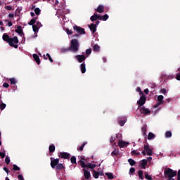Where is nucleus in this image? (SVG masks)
<instances>
[{
	"instance_id": "obj_56",
	"label": "nucleus",
	"mask_w": 180,
	"mask_h": 180,
	"mask_svg": "<svg viewBox=\"0 0 180 180\" xmlns=\"http://www.w3.org/2000/svg\"><path fill=\"white\" fill-rule=\"evenodd\" d=\"M161 93L163 94L164 95L167 94V89H161Z\"/></svg>"
},
{
	"instance_id": "obj_3",
	"label": "nucleus",
	"mask_w": 180,
	"mask_h": 180,
	"mask_svg": "<svg viewBox=\"0 0 180 180\" xmlns=\"http://www.w3.org/2000/svg\"><path fill=\"white\" fill-rule=\"evenodd\" d=\"M164 174L165 176H168L169 179H174V176H176V171H174L171 168L165 170Z\"/></svg>"
},
{
	"instance_id": "obj_63",
	"label": "nucleus",
	"mask_w": 180,
	"mask_h": 180,
	"mask_svg": "<svg viewBox=\"0 0 180 180\" xmlns=\"http://www.w3.org/2000/svg\"><path fill=\"white\" fill-rule=\"evenodd\" d=\"M13 25V24L12 23L11 21H8V27H11Z\"/></svg>"
},
{
	"instance_id": "obj_28",
	"label": "nucleus",
	"mask_w": 180,
	"mask_h": 180,
	"mask_svg": "<svg viewBox=\"0 0 180 180\" xmlns=\"http://www.w3.org/2000/svg\"><path fill=\"white\" fill-rule=\"evenodd\" d=\"M106 176H108V179H113L115 176H113V173L108 172L105 173Z\"/></svg>"
},
{
	"instance_id": "obj_41",
	"label": "nucleus",
	"mask_w": 180,
	"mask_h": 180,
	"mask_svg": "<svg viewBox=\"0 0 180 180\" xmlns=\"http://www.w3.org/2000/svg\"><path fill=\"white\" fill-rule=\"evenodd\" d=\"M131 155H140V152H137L136 150H132L131 152Z\"/></svg>"
},
{
	"instance_id": "obj_44",
	"label": "nucleus",
	"mask_w": 180,
	"mask_h": 180,
	"mask_svg": "<svg viewBox=\"0 0 180 180\" xmlns=\"http://www.w3.org/2000/svg\"><path fill=\"white\" fill-rule=\"evenodd\" d=\"M91 53H92V49L89 48V49L86 50V56H90Z\"/></svg>"
},
{
	"instance_id": "obj_61",
	"label": "nucleus",
	"mask_w": 180,
	"mask_h": 180,
	"mask_svg": "<svg viewBox=\"0 0 180 180\" xmlns=\"http://www.w3.org/2000/svg\"><path fill=\"white\" fill-rule=\"evenodd\" d=\"M4 171H5L6 174H9V169L7 167H4Z\"/></svg>"
},
{
	"instance_id": "obj_24",
	"label": "nucleus",
	"mask_w": 180,
	"mask_h": 180,
	"mask_svg": "<svg viewBox=\"0 0 180 180\" xmlns=\"http://www.w3.org/2000/svg\"><path fill=\"white\" fill-rule=\"evenodd\" d=\"M93 50L94 51H96L97 53H98V51H101V47L99 46V45L95 44L93 47Z\"/></svg>"
},
{
	"instance_id": "obj_4",
	"label": "nucleus",
	"mask_w": 180,
	"mask_h": 180,
	"mask_svg": "<svg viewBox=\"0 0 180 180\" xmlns=\"http://www.w3.org/2000/svg\"><path fill=\"white\" fill-rule=\"evenodd\" d=\"M163 105L165 106L167 105V101H164V96L160 95L158 96V102L153 105V108H158V106Z\"/></svg>"
},
{
	"instance_id": "obj_1",
	"label": "nucleus",
	"mask_w": 180,
	"mask_h": 180,
	"mask_svg": "<svg viewBox=\"0 0 180 180\" xmlns=\"http://www.w3.org/2000/svg\"><path fill=\"white\" fill-rule=\"evenodd\" d=\"M2 39L4 41H6L11 46V47H14V49H18V44L19 43V39L18 37H14L13 38H11L8 34L4 33L3 34Z\"/></svg>"
},
{
	"instance_id": "obj_34",
	"label": "nucleus",
	"mask_w": 180,
	"mask_h": 180,
	"mask_svg": "<svg viewBox=\"0 0 180 180\" xmlns=\"http://www.w3.org/2000/svg\"><path fill=\"white\" fill-rule=\"evenodd\" d=\"M118 146L121 148H123L126 146V142L124 141H121L118 143Z\"/></svg>"
},
{
	"instance_id": "obj_52",
	"label": "nucleus",
	"mask_w": 180,
	"mask_h": 180,
	"mask_svg": "<svg viewBox=\"0 0 180 180\" xmlns=\"http://www.w3.org/2000/svg\"><path fill=\"white\" fill-rule=\"evenodd\" d=\"M124 123H126V122H124V120L119 121L120 126H124Z\"/></svg>"
},
{
	"instance_id": "obj_62",
	"label": "nucleus",
	"mask_w": 180,
	"mask_h": 180,
	"mask_svg": "<svg viewBox=\"0 0 180 180\" xmlns=\"http://www.w3.org/2000/svg\"><path fill=\"white\" fill-rule=\"evenodd\" d=\"M177 180H180V169L178 171L177 173Z\"/></svg>"
},
{
	"instance_id": "obj_12",
	"label": "nucleus",
	"mask_w": 180,
	"mask_h": 180,
	"mask_svg": "<svg viewBox=\"0 0 180 180\" xmlns=\"http://www.w3.org/2000/svg\"><path fill=\"white\" fill-rule=\"evenodd\" d=\"M75 58L79 63H82L86 60V57H85L84 55H77L75 56Z\"/></svg>"
},
{
	"instance_id": "obj_22",
	"label": "nucleus",
	"mask_w": 180,
	"mask_h": 180,
	"mask_svg": "<svg viewBox=\"0 0 180 180\" xmlns=\"http://www.w3.org/2000/svg\"><path fill=\"white\" fill-rule=\"evenodd\" d=\"M56 151V146L54 144H51L49 146V153H54Z\"/></svg>"
},
{
	"instance_id": "obj_54",
	"label": "nucleus",
	"mask_w": 180,
	"mask_h": 180,
	"mask_svg": "<svg viewBox=\"0 0 180 180\" xmlns=\"http://www.w3.org/2000/svg\"><path fill=\"white\" fill-rule=\"evenodd\" d=\"M18 179L19 180H25V179L23 178V176H22V174H19V175L18 176Z\"/></svg>"
},
{
	"instance_id": "obj_10",
	"label": "nucleus",
	"mask_w": 180,
	"mask_h": 180,
	"mask_svg": "<svg viewBox=\"0 0 180 180\" xmlns=\"http://www.w3.org/2000/svg\"><path fill=\"white\" fill-rule=\"evenodd\" d=\"M60 162V159H53V158H51V168L54 169L56 167H57L58 164Z\"/></svg>"
},
{
	"instance_id": "obj_42",
	"label": "nucleus",
	"mask_w": 180,
	"mask_h": 180,
	"mask_svg": "<svg viewBox=\"0 0 180 180\" xmlns=\"http://www.w3.org/2000/svg\"><path fill=\"white\" fill-rule=\"evenodd\" d=\"M11 84H12L13 85H15V84H16V79L15 78H11L9 79Z\"/></svg>"
},
{
	"instance_id": "obj_55",
	"label": "nucleus",
	"mask_w": 180,
	"mask_h": 180,
	"mask_svg": "<svg viewBox=\"0 0 180 180\" xmlns=\"http://www.w3.org/2000/svg\"><path fill=\"white\" fill-rule=\"evenodd\" d=\"M3 86L4 88H9V84L5 82V83L3 84Z\"/></svg>"
},
{
	"instance_id": "obj_35",
	"label": "nucleus",
	"mask_w": 180,
	"mask_h": 180,
	"mask_svg": "<svg viewBox=\"0 0 180 180\" xmlns=\"http://www.w3.org/2000/svg\"><path fill=\"white\" fill-rule=\"evenodd\" d=\"M34 12H35V14L39 16V15H40V13L41 12V10H40L39 8H34Z\"/></svg>"
},
{
	"instance_id": "obj_25",
	"label": "nucleus",
	"mask_w": 180,
	"mask_h": 180,
	"mask_svg": "<svg viewBox=\"0 0 180 180\" xmlns=\"http://www.w3.org/2000/svg\"><path fill=\"white\" fill-rule=\"evenodd\" d=\"M93 176L95 179H98L99 178V172H96V170H93Z\"/></svg>"
},
{
	"instance_id": "obj_58",
	"label": "nucleus",
	"mask_w": 180,
	"mask_h": 180,
	"mask_svg": "<svg viewBox=\"0 0 180 180\" xmlns=\"http://www.w3.org/2000/svg\"><path fill=\"white\" fill-rule=\"evenodd\" d=\"M176 79H177V81H180V73H177L176 75Z\"/></svg>"
},
{
	"instance_id": "obj_11",
	"label": "nucleus",
	"mask_w": 180,
	"mask_h": 180,
	"mask_svg": "<svg viewBox=\"0 0 180 180\" xmlns=\"http://www.w3.org/2000/svg\"><path fill=\"white\" fill-rule=\"evenodd\" d=\"M139 112L141 115H144V116H147V115H150L151 111L148 108H146L145 107H142L139 109Z\"/></svg>"
},
{
	"instance_id": "obj_5",
	"label": "nucleus",
	"mask_w": 180,
	"mask_h": 180,
	"mask_svg": "<svg viewBox=\"0 0 180 180\" xmlns=\"http://www.w3.org/2000/svg\"><path fill=\"white\" fill-rule=\"evenodd\" d=\"M79 162L82 168H89L90 169H94V168H96V164H92L91 162L85 164V162H84L83 160H79Z\"/></svg>"
},
{
	"instance_id": "obj_19",
	"label": "nucleus",
	"mask_w": 180,
	"mask_h": 180,
	"mask_svg": "<svg viewBox=\"0 0 180 180\" xmlns=\"http://www.w3.org/2000/svg\"><path fill=\"white\" fill-rule=\"evenodd\" d=\"M141 167L143 169H146V167H147V160L143 159L141 164Z\"/></svg>"
},
{
	"instance_id": "obj_23",
	"label": "nucleus",
	"mask_w": 180,
	"mask_h": 180,
	"mask_svg": "<svg viewBox=\"0 0 180 180\" xmlns=\"http://www.w3.org/2000/svg\"><path fill=\"white\" fill-rule=\"evenodd\" d=\"M138 176H139L140 179H144V174H143V170L138 171Z\"/></svg>"
},
{
	"instance_id": "obj_45",
	"label": "nucleus",
	"mask_w": 180,
	"mask_h": 180,
	"mask_svg": "<svg viewBox=\"0 0 180 180\" xmlns=\"http://www.w3.org/2000/svg\"><path fill=\"white\" fill-rule=\"evenodd\" d=\"M4 9H6V11H13V10L12 6H6L4 7Z\"/></svg>"
},
{
	"instance_id": "obj_48",
	"label": "nucleus",
	"mask_w": 180,
	"mask_h": 180,
	"mask_svg": "<svg viewBox=\"0 0 180 180\" xmlns=\"http://www.w3.org/2000/svg\"><path fill=\"white\" fill-rule=\"evenodd\" d=\"M136 92H139L140 95H144V94L143 93V91H141V88L140 87H137L136 88Z\"/></svg>"
},
{
	"instance_id": "obj_47",
	"label": "nucleus",
	"mask_w": 180,
	"mask_h": 180,
	"mask_svg": "<svg viewBox=\"0 0 180 180\" xmlns=\"http://www.w3.org/2000/svg\"><path fill=\"white\" fill-rule=\"evenodd\" d=\"M5 162L7 164V165H9V162H11V159H9V157H6L5 158Z\"/></svg>"
},
{
	"instance_id": "obj_18",
	"label": "nucleus",
	"mask_w": 180,
	"mask_h": 180,
	"mask_svg": "<svg viewBox=\"0 0 180 180\" xmlns=\"http://www.w3.org/2000/svg\"><path fill=\"white\" fill-rule=\"evenodd\" d=\"M80 70H81L82 74H85V72H86V68L85 67V62H84L83 63H82L80 65Z\"/></svg>"
},
{
	"instance_id": "obj_15",
	"label": "nucleus",
	"mask_w": 180,
	"mask_h": 180,
	"mask_svg": "<svg viewBox=\"0 0 180 180\" xmlns=\"http://www.w3.org/2000/svg\"><path fill=\"white\" fill-rule=\"evenodd\" d=\"M96 11L98 13H103L105 12V7L103 5H99Z\"/></svg>"
},
{
	"instance_id": "obj_59",
	"label": "nucleus",
	"mask_w": 180,
	"mask_h": 180,
	"mask_svg": "<svg viewBox=\"0 0 180 180\" xmlns=\"http://www.w3.org/2000/svg\"><path fill=\"white\" fill-rule=\"evenodd\" d=\"M70 50L71 49H70V47H69L68 49H63L62 51H63V53H67V51H70Z\"/></svg>"
},
{
	"instance_id": "obj_20",
	"label": "nucleus",
	"mask_w": 180,
	"mask_h": 180,
	"mask_svg": "<svg viewBox=\"0 0 180 180\" xmlns=\"http://www.w3.org/2000/svg\"><path fill=\"white\" fill-rule=\"evenodd\" d=\"M90 20L91 22H95V20H98V13H95L91 18Z\"/></svg>"
},
{
	"instance_id": "obj_39",
	"label": "nucleus",
	"mask_w": 180,
	"mask_h": 180,
	"mask_svg": "<svg viewBox=\"0 0 180 180\" xmlns=\"http://www.w3.org/2000/svg\"><path fill=\"white\" fill-rule=\"evenodd\" d=\"M65 32H66L67 34H68V36H71V34H72V33H73L72 30H70L68 28H67L65 30Z\"/></svg>"
},
{
	"instance_id": "obj_38",
	"label": "nucleus",
	"mask_w": 180,
	"mask_h": 180,
	"mask_svg": "<svg viewBox=\"0 0 180 180\" xmlns=\"http://www.w3.org/2000/svg\"><path fill=\"white\" fill-rule=\"evenodd\" d=\"M145 178H146V179H148V180H153V177H151V176L148 175V173H147V172L145 173Z\"/></svg>"
},
{
	"instance_id": "obj_57",
	"label": "nucleus",
	"mask_w": 180,
	"mask_h": 180,
	"mask_svg": "<svg viewBox=\"0 0 180 180\" xmlns=\"http://www.w3.org/2000/svg\"><path fill=\"white\" fill-rule=\"evenodd\" d=\"M97 19H98V20H103V15H99L97 14Z\"/></svg>"
},
{
	"instance_id": "obj_30",
	"label": "nucleus",
	"mask_w": 180,
	"mask_h": 180,
	"mask_svg": "<svg viewBox=\"0 0 180 180\" xmlns=\"http://www.w3.org/2000/svg\"><path fill=\"white\" fill-rule=\"evenodd\" d=\"M85 146H86V142H84L79 148H77V150H79V151H84V147H85Z\"/></svg>"
},
{
	"instance_id": "obj_26",
	"label": "nucleus",
	"mask_w": 180,
	"mask_h": 180,
	"mask_svg": "<svg viewBox=\"0 0 180 180\" xmlns=\"http://www.w3.org/2000/svg\"><path fill=\"white\" fill-rule=\"evenodd\" d=\"M153 139H155V135L152 132H149L148 139L153 140Z\"/></svg>"
},
{
	"instance_id": "obj_16",
	"label": "nucleus",
	"mask_w": 180,
	"mask_h": 180,
	"mask_svg": "<svg viewBox=\"0 0 180 180\" xmlns=\"http://www.w3.org/2000/svg\"><path fill=\"white\" fill-rule=\"evenodd\" d=\"M89 27L92 33H95V32H96V25L91 23L89 25Z\"/></svg>"
},
{
	"instance_id": "obj_13",
	"label": "nucleus",
	"mask_w": 180,
	"mask_h": 180,
	"mask_svg": "<svg viewBox=\"0 0 180 180\" xmlns=\"http://www.w3.org/2000/svg\"><path fill=\"white\" fill-rule=\"evenodd\" d=\"M15 33H18L20 36H25V33H23V29H22V26L18 25L17 29L15 30Z\"/></svg>"
},
{
	"instance_id": "obj_27",
	"label": "nucleus",
	"mask_w": 180,
	"mask_h": 180,
	"mask_svg": "<svg viewBox=\"0 0 180 180\" xmlns=\"http://www.w3.org/2000/svg\"><path fill=\"white\" fill-rule=\"evenodd\" d=\"M165 137H166V139H169V138L172 137V132H171V131H166Z\"/></svg>"
},
{
	"instance_id": "obj_32",
	"label": "nucleus",
	"mask_w": 180,
	"mask_h": 180,
	"mask_svg": "<svg viewBox=\"0 0 180 180\" xmlns=\"http://www.w3.org/2000/svg\"><path fill=\"white\" fill-rule=\"evenodd\" d=\"M134 172H136V169L134 167H131L129 172V175H134Z\"/></svg>"
},
{
	"instance_id": "obj_7",
	"label": "nucleus",
	"mask_w": 180,
	"mask_h": 180,
	"mask_svg": "<svg viewBox=\"0 0 180 180\" xmlns=\"http://www.w3.org/2000/svg\"><path fill=\"white\" fill-rule=\"evenodd\" d=\"M145 137V143L146 145H144V150L146 152L147 155H153V150L150 148V145L147 143V139Z\"/></svg>"
},
{
	"instance_id": "obj_33",
	"label": "nucleus",
	"mask_w": 180,
	"mask_h": 180,
	"mask_svg": "<svg viewBox=\"0 0 180 180\" xmlns=\"http://www.w3.org/2000/svg\"><path fill=\"white\" fill-rule=\"evenodd\" d=\"M39 29H40V28H39V27H37V25H32V30H33V32H34V33L39 32Z\"/></svg>"
},
{
	"instance_id": "obj_50",
	"label": "nucleus",
	"mask_w": 180,
	"mask_h": 180,
	"mask_svg": "<svg viewBox=\"0 0 180 180\" xmlns=\"http://www.w3.org/2000/svg\"><path fill=\"white\" fill-rule=\"evenodd\" d=\"M110 143H115V141H116V138L111 136L110 139Z\"/></svg>"
},
{
	"instance_id": "obj_46",
	"label": "nucleus",
	"mask_w": 180,
	"mask_h": 180,
	"mask_svg": "<svg viewBox=\"0 0 180 180\" xmlns=\"http://www.w3.org/2000/svg\"><path fill=\"white\" fill-rule=\"evenodd\" d=\"M5 108H6V104L1 103V104L0 105L1 110H4V109H5Z\"/></svg>"
},
{
	"instance_id": "obj_6",
	"label": "nucleus",
	"mask_w": 180,
	"mask_h": 180,
	"mask_svg": "<svg viewBox=\"0 0 180 180\" xmlns=\"http://www.w3.org/2000/svg\"><path fill=\"white\" fill-rule=\"evenodd\" d=\"M73 30L75 31V33H77L79 34H85V33H86L85 32V29H84L79 26H77V25H75L73 27Z\"/></svg>"
},
{
	"instance_id": "obj_60",
	"label": "nucleus",
	"mask_w": 180,
	"mask_h": 180,
	"mask_svg": "<svg viewBox=\"0 0 180 180\" xmlns=\"http://www.w3.org/2000/svg\"><path fill=\"white\" fill-rule=\"evenodd\" d=\"M0 157L1 158H5V153H2V152H0Z\"/></svg>"
},
{
	"instance_id": "obj_43",
	"label": "nucleus",
	"mask_w": 180,
	"mask_h": 180,
	"mask_svg": "<svg viewBox=\"0 0 180 180\" xmlns=\"http://www.w3.org/2000/svg\"><path fill=\"white\" fill-rule=\"evenodd\" d=\"M108 19H109V15L108 14H105L104 15H103V20L104 22H106V20Z\"/></svg>"
},
{
	"instance_id": "obj_29",
	"label": "nucleus",
	"mask_w": 180,
	"mask_h": 180,
	"mask_svg": "<svg viewBox=\"0 0 180 180\" xmlns=\"http://www.w3.org/2000/svg\"><path fill=\"white\" fill-rule=\"evenodd\" d=\"M128 162H129V164L131 167H133L134 165H136V161H135L134 160H133V159H129V160H128Z\"/></svg>"
},
{
	"instance_id": "obj_40",
	"label": "nucleus",
	"mask_w": 180,
	"mask_h": 180,
	"mask_svg": "<svg viewBox=\"0 0 180 180\" xmlns=\"http://www.w3.org/2000/svg\"><path fill=\"white\" fill-rule=\"evenodd\" d=\"M13 171H20V168L16 165H13Z\"/></svg>"
},
{
	"instance_id": "obj_31",
	"label": "nucleus",
	"mask_w": 180,
	"mask_h": 180,
	"mask_svg": "<svg viewBox=\"0 0 180 180\" xmlns=\"http://www.w3.org/2000/svg\"><path fill=\"white\" fill-rule=\"evenodd\" d=\"M111 155L113 157V155H119V149H115L112 153Z\"/></svg>"
},
{
	"instance_id": "obj_37",
	"label": "nucleus",
	"mask_w": 180,
	"mask_h": 180,
	"mask_svg": "<svg viewBox=\"0 0 180 180\" xmlns=\"http://www.w3.org/2000/svg\"><path fill=\"white\" fill-rule=\"evenodd\" d=\"M64 168V165H63L62 163H58V165H56V169H63Z\"/></svg>"
},
{
	"instance_id": "obj_17",
	"label": "nucleus",
	"mask_w": 180,
	"mask_h": 180,
	"mask_svg": "<svg viewBox=\"0 0 180 180\" xmlns=\"http://www.w3.org/2000/svg\"><path fill=\"white\" fill-rule=\"evenodd\" d=\"M33 58L38 65H40V58L36 53L33 54Z\"/></svg>"
},
{
	"instance_id": "obj_36",
	"label": "nucleus",
	"mask_w": 180,
	"mask_h": 180,
	"mask_svg": "<svg viewBox=\"0 0 180 180\" xmlns=\"http://www.w3.org/2000/svg\"><path fill=\"white\" fill-rule=\"evenodd\" d=\"M70 161L72 164H77V158H75V156H72L70 158Z\"/></svg>"
},
{
	"instance_id": "obj_53",
	"label": "nucleus",
	"mask_w": 180,
	"mask_h": 180,
	"mask_svg": "<svg viewBox=\"0 0 180 180\" xmlns=\"http://www.w3.org/2000/svg\"><path fill=\"white\" fill-rule=\"evenodd\" d=\"M35 26H37V27H39V28L41 27V22H40L39 21L37 22Z\"/></svg>"
},
{
	"instance_id": "obj_14",
	"label": "nucleus",
	"mask_w": 180,
	"mask_h": 180,
	"mask_svg": "<svg viewBox=\"0 0 180 180\" xmlns=\"http://www.w3.org/2000/svg\"><path fill=\"white\" fill-rule=\"evenodd\" d=\"M83 172H84L85 179H89V178H91V172H89V171H88L85 168H84Z\"/></svg>"
},
{
	"instance_id": "obj_9",
	"label": "nucleus",
	"mask_w": 180,
	"mask_h": 180,
	"mask_svg": "<svg viewBox=\"0 0 180 180\" xmlns=\"http://www.w3.org/2000/svg\"><path fill=\"white\" fill-rule=\"evenodd\" d=\"M71 155L67 152H60L58 154L59 158H63V160H69Z\"/></svg>"
},
{
	"instance_id": "obj_2",
	"label": "nucleus",
	"mask_w": 180,
	"mask_h": 180,
	"mask_svg": "<svg viewBox=\"0 0 180 180\" xmlns=\"http://www.w3.org/2000/svg\"><path fill=\"white\" fill-rule=\"evenodd\" d=\"M79 49V43L78 42V39H72L70 46V51L77 53Z\"/></svg>"
},
{
	"instance_id": "obj_64",
	"label": "nucleus",
	"mask_w": 180,
	"mask_h": 180,
	"mask_svg": "<svg viewBox=\"0 0 180 180\" xmlns=\"http://www.w3.org/2000/svg\"><path fill=\"white\" fill-rule=\"evenodd\" d=\"M8 16V18H13L15 16V15L13 13H10Z\"/></svg>"
},
{
	"instance_id": "obj_49",
	"label": "nucleus",
	"mask_w": 180,
	"mask_h": 180,
	"mask_svg": "<svg viewBox=\"0 0 180 180\" xmlns=\"http://www.w3.org/2000/svg\"><path fill=\"white\" fill-rule=\"evenodd\" d=\"M46 57L49 58V60L51 63H53V58H51L49 53H46Z\"/></svg>"
},
{
	"instance_id": "obj_21",
	"label": "nucleus",
	"mask_w": 180,
	"mask_h": 180,
	"mask_svg": "<svg viewBox=\"0 0 180 180\" xmlns=\"http://www.w3.org/2000/svg\"><path fill=\"white\" fill-rule=\"evenodd\" d=\"M36 20H37V17L32 18L29 22L28 25H30V26H33L34 25V23H36Z\"/></svg>"
},
{
	"instance_id": "obj_8",
	"label": "nucleus",
	"mask_w": 180,
	"mask_h": 180,
	"mask_svg": "<svg viewBox=\"0 0 180 180\" xmlns=\"http://www.w3.org/2000/svg\"><path fill=\"white\" fill-rule=\"evenodd\" d=\"M146 96L144 94H143L141 97L139 101H137V104L138 105V109H140V108H141V106H143L145 103H146Z\"/></svg>"
},
{
	"instance_id": "obj_51",
	"label": "nucleus",
	"mask_w": 180,
	"mask_h": 180,
	"mask_svg": "<svg viewBox=\"0 0 180 180\" xmlns=\"http://www.w3.org/2000/svg\"><path fill=\"white\" fill-rule=\"evenodd\" d=\"M141 131H142L143 133H147V127H143L141 128Z\"/></svg>"
}]
</instances>
